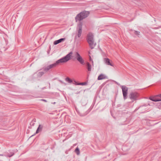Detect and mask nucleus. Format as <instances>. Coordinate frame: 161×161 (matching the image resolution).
I'll return each mask as SVG.
<instances>
[{
	"label": "nucleus",
	"mask_w": 161,
	"mask_h": 161,
	"mask_svg": "<svg viewBox=\"0 0 161 161\" xmlns=\"http://www.w3.org/2000/svg\"><path fill=\"white\" fill-rule=\"evenodd\" d=\"M160 97H161V94L160 95V96H159Z\"/></svg>",
	"instance_id": "aec40b11"
},
{
	"label": "nucleus",
	"mask_w": 161,
	"mask_h": 161,
	"mask_svg": "<svg viewBox=\"0 0 161 161\" xmlns=\"http://www.w3.org/2000/svg\"><path fill=\"white\" fill-rule=\"evenodd\" d=\"M86 39L91 48H94L96 44L93 39V35L91 32L87 34Z\"/></svg>",
	"instance_id": "f03ea898"
},
{
	"label": "nucleus",
	"mask_w": 161,
	"mask_h": 161,
	"mask_svg": "<svg viewBox=\"0 0 161 161\" xmlns=\"http://www.w3.org/2000/svg\"><path fill=\"white\" fill-rule=\"evenodd\" d=\"M161 28V26H159L158 27H155L154 28H153V29H160Z\"/></svg>",
	"instance_id": "a211bd4d"
},
{
	"label": "nucleus",
	"mask_w": 161,
	"mask_h": 161,
	"mask_svg": "<svg viewBox=\"0 0 161 161\" xmlns=\"http://www.w3.org/2000/svg\"><path fill=\"white\" fill-rule=\"evenodd\" d=\"M122 89L124 98L125 99L127 94L128 88L125 86H123L122 87Z\"/></svg>",
	"instance_id": "39448f33"
},
{
	"label": "nucleus",
	"mask_w": 161,
	"mask_h": 161,
	"mask_svg": "<svg viewBox=\"0 0 161 161\" xmlns=\"http://www.w3.org/2000/svg\"><path fill=\"white\" fill-rule=\"evenodd\" d=\"M86 64L88 70L89 71H91L92 68V65L88 62H86Z\"/></svg>",
	"instance_id": "9d476101"
},
{
	"label": "nucleus",
	"mask_w": 161,
	"mask_h": 161,
	"mask_svg": "<svg viewBox=\"0 0 161 161\" xmlns=\"http://www.w3.org/2000/svg\"><path fill=\"white\" fill-rule=\"evenodd\" d=\"M104 63L107 65H109L112 66H114V64L112 60L108 58H104L103 59Z\"/></svg>",
	"instance_id": "0eeeda50"
},
{
	"label": "nucleus",
	"mask_w": 161,
	"mask_h": 161,
	"mask_svg": "<svg viewBox=\"0 0 161 161\" xmlns=\"http://www.w3.org/2000/svg\"><path fill=\"white\" fill-rule=\"evenodd\" d=\"M82 23L81 22H80L79 24L78 25L77 29L78 30H82Z\"/></svg>",
	"instance_id": "f8f14e48"
},
{
	"label": "nucleus",
	"mask_w": 161,
	"mask_h": 161,
	"mask_svg": "<svg viewBox=\"0 0 161 161\" xmlns=\"http://www.w3.org/2000/svg\"><path fill=\"white\" fill-rule=\"evenodd\" d=\"M89 60L90 61H92V65H93V61L92 60V59L91 58V57L90 56V59H89Z\"/></svg>",
	"instance_id": "6ab92c4d"
},
{
	"label": "nucleus",
	"mask_w": 161,
	"mask_h": 161,
	"mask_svg": "<svg viewBox=\"0 0 161 161\" xmlns=\"http://www.w3.org/2000/svg\"><path fill=\"white\" fill-rule=\"evenodd\" d=\"M65 38H61L58 40H57L54 41L53 42L54 45H57L59 43L62 42L65 40Z\"/></svg>",
	"instance_id": "1a4fd4ad"
},
{
	"label": "nucleus",
	"mask_w": 161,
	"mask_h": 161,
	"mask_svg": "<svg viewBox=\"0 0 161 161\" xmlns=\"http://www.w3.org/2000/svg\"><path fill=\"white\" fill-rule=\"evenodd\" d=\"M134 33L136 35V36L138 37L142 35V33L139 31H134Z\"/></svg>",
	"instance_id": "4468645a"
},
{
	"label": "nucleus",
	"mask_w": 161,
	"mask_h": 161,
	"mask_svg": "<svg viewBox=\"0 0 161 161\" xmlns=\"http://www.w3.org/2000/svg\"><path fill=\"white\" fill-rule=\"evenodd\" d=\"M76 58L77 60L81 64H84V61L82 58L81 57L80 55L78 53H76Z\"/></svg>",
	"instance_id": "423d86ee"
},
{
	"label": "nucleus",
	"mask_w": 161,
	"mask_h": 161,
	"mask_svg": "<svg viewBox=\"0 0 161 161\" xmlns=\"http://www.w3.org/2000/svg\"><path fill=\"white\" fill-rule=\"evenodd\" d=\"M65 80H66L69 83H71L72 82V81L69 78H67Z\"/></svg>",
	"instance_id": "dca6fc26"
},
{
	"label": "nucleus",
	"mask_w": 161,
	"mask_h": 161,
	"mask_svg": "<svg viewBox=\"0 0 161 161\" xmlns=\"http://www.w3.org/2000/svg\"><path fill=\"white\" fill-rule=\"evenodd\" d=\"M82 33L81 31H78L77 36L78 37H79L81 35Z\"/></svg>",
	"instance_id": "2eb2a0df"
},
{
	"label": "nucleus",
	"mask_w": 161,
	"mask_h": 161,
	"mask_svg": "<svg viewBox=\"0 0 161 161\" xmlns=\"http://www.w3.org/2000/svg\"><path fill=\"white\" fill-rule=\"evenodd\" d=\"M75 152L78 155H79L80 153L79 150L78 148H76L75 149Z\"/></svg>",
	"instance_id": "f3484780"
},
{
	"label": "nucleus",
	"mask_w": 161,
	"mask_h": 161,
	"mask_svg": "<svg viewBox=\"0 0 161 161\" xmlns=\"http://www.w3.org/2000/svg\"><path fill=\"white\" fill-rule=\"evenodd\" d=\"M150 99L151 100L154 102L161 101V98H157V97H154L152 98H150Z\"/></svg>",
	"instance_id": "9b49d317"
},
{
	"label": "nucleus",
	"mask_w": 161,
	"mask_h": 161,
	"mask_svg": "<svg viewBox=\"0 0 161 161\" xmlns=\"http://www.w3.org/2000/svg\"><path fill=\"white\" fill-rule=\"evenodd\" d=\"M89 12L87 11H84L78 14L75 17V19L76 22L80 21L87 17Z\"/></svg>",
	"instance_id": "7ed1b4c3"
},
{
	"label": "nucleus",
	"mask_w": 161,
	"mask_h": 161,
	"mask_svg": "<svg viewBox=\"0 0 161 161\" xmlns=\"http://www.w3.org/2000/svg\"><path fill=\"white\" fill-rule=\"evenodd\" d=\"M9 156V157H10L11 156Z\"/></svg>",
	"instance_id": "412c9836"
},
{
	"label": "nucleus",
	"mask_w": 161,
	"mask_h": 161,
	"mask_svg": "<svg viewBox=\"0 0 161 161\" xmlns=\"http://www.w3.org/2000/svg\"><path fill=\"white\" fill-rule=\"evenodd\" d=\"M42 126L41 125H39L38 128H37V129L36 131V134H37V133H38L40 131H41L42 130Z\"/></svg>",
	"instance_id": "ddd939ff"
},
{
	"label": "nucleus",
	"mask_w": 161,
	"mask_h": 161,
	"mask_svg": "<svg viewBox=\"0 0 161 161\" xmlns=\"http://www.w3.org/2000/svg\"><path fill=\"white\" fill-rule=\"evenodd\" d=\"M107 79V76L104 74H102L100 75L98 77L97 80H100Z\"/></svg>",
	"instance_id": "6e6552de"
},
{
	"label": "nucleus",
	"mask_w": 161,
	"mask_h": 161,
	"mask_svg": "<svg viewBox=\"0 0 161 161\" xmlns=\"http://www.w3.org/2000/svg\"><path fill=\"white\" fill-rule=\"evenodd\" d=\"M72 54V52L70 53H69L66 55V56L65 57L57 61L55 63L51 64L46 67L45 69V70L47 71L50 69L55 67L56 66L57 64L60 63H65L67 62L70 59Z\"/></svg>",
	"instance_id": "f257e3e1"
},
{
	"label": "nucleus",
	"mask_w": 161,
	"mask_h": 161,
	"mask_svg": "<svg viewBox=\"0 0 161 161\" xmlns=\"http://www.w3.org/2000/svg\"><path fill=\"white\" fill-rule=\"evenodd\" d=\"M139 96V94L136 92H132L130 94V97L132 101L136 100V98Z\"/></svg>",
	"instance_id": "20e7f679"
}]
</instances>
